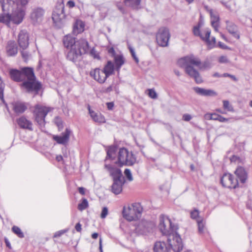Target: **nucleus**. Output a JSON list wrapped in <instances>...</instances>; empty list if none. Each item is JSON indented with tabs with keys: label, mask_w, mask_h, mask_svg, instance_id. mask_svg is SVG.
Segmentation results:
<instances>
[{
	"label": "nucleus",
	"mask_w": 252,
	"mask_h": 252,
	"mask_svg": "<svg viewBox=\"0 0 252 252\" xmlns=\"http://www.w3.org/2000/svg\"><path fill=\"white\" fill-rule=\"evenodd\" d=\"M235 174L241 183L244 184L246 182L248 175L243 167L239 166L235 171Z\"/></svg>",
	"instance_id": "23"
},
{
	"label": "nucleus",
	"mask_w": 252,
	"mask_h": 252,
	"mask_svg": "<svg viewBox=\"0 0 252 252\" xmlns=\"http://www.w3.org/2000/svg\"><path fill=\"white\" fill-rule=\"evenodd\" d=\"M106 105L108 110H112L114 107V103L112 102H107Z\"/></svg>",
	"instance_id": "55"
},
{
	"label": "nucleus",
	"mask_w": 252,
	"mask_h": 252,
	"mask_svg": "<svg viewBox=\"0 0 252 252\" xmlns=\"http://www.w3.org/2000/svg\"><path fill=\"white\" fill-rule=\"evenodd\" d=\"M212 116V114L207 113L205 115V118L207 120H212V119H211Z\"/></svg>",
	"instance_id": "60"
},
{
	"label": "nucleus",
	"mask_w": 252,
	"mask_h": 252,
	"mask_svg": "<svg viewBox=\"0 0 252 252\" xmlns=\"http://www.w3.org/2000/svg\"><path fill=\"white\" fill-rule=\"evenodd\" d=\"M124 173L126 179L129 181H132L133 180V177L131 171L129 169H126L125 170Z\"/></svg>",
	"instance_id": "40"
},
{
	"label": "nucleus",
	"mask_w": 252,
	"mask_h": 252,
	"mask_svg": "<svg viewBox=\"0 0 252 252\" xmlns=\"http://www.w3.org/2000/svg\"><path fill=\"white\" fill-rule=\"evenodd\" d=\"M0 3L3 12L5 8H9L10 5L13 4V0H0Z\"/></svg>",
	"instance_id": "33"
},
{
	"label": "nucleus",
	"mask_w": 252,
	"mask_h": 252,
	"mask_svg": "<svg viewBox=\"0 0 252 252\" xmlns=\"http://www.w3.org/2000/svg\"><path fill=\"white\" fill-rule=\"evenodd\" d=\"M64 18L63 7L61 5L60 8H56L53 11L52 19L56 26L58 28H61L63 26Z\"/></svg>",
	"instance_id": "12"
},
{
	"label": "nucleus",
	"mask_w": 252,
	"mask_h": 252,
	"mask_svg": "<svg viewBox=\"0 0 252 252\" xmlns=\"http://www.w3.org/2000/svg\"><path fill=\"white\" fill-rule=\"evenodd\" d=\"M90 55L94 59H96L97 60H99L100 59V56L99 55L98 52L95 50V49L93 48L90 51Z\"/></svg>",
	"instance_id": "37"
},
{
	"label": "nucleus",
	"mask_w": 252,
	"mask_h": 252,
	"mask_svg": "<svg viewBox=\"0 0 252 252\" xmlns=\"http://www.w3.org/2000/svg\"><path fill=\"white\" fill-rule=\"evenodd\" d=\"M78 191H79V192L82 195L85 194V189L83 187H79L78 188Z\"/></svg>",
	"instance_id": "59"
},
{
	"label": "nucleus",
	"mask_w": 252,
	"mask_h": 252,
	"mask_svg": "<svg viewBox=\"0 0 252 252\" xmlns=\"http://www.w3.org/2000/svg\"><path fill=\"white\" fill-rule=\"evenodd\" d=\"M148 92H149V93H148L149 96L151 98H153V99H155V98H157V96H158L157 94L154 90L149 89Z\"/></svg>",
	"instance_id": "43"
},
{
	"label": "nucleus",
	"mask_w": 252,
	"mask_h": 252,
	"mask_svg": "<svg viewBox=\"0 0 252 252\" xmlns=\"http://www.w3.org/2000/svg\"><path fill=\"white\" fill-rule=\"evenodd\" d=\"M6 52L9 56H15L18 52L17 47L14 41H8L6 46Z\"/></svg>",
	"instance_id": "26"
},
{
	"label": "nucleus",
	"mask_w": 252,
	"mask_h": 252,
	"mask_svg": "<svg viewBox=\"0 0 252 252\" xmlns=\"http://www.w3.org/2000/svg\"><path fill=\"white\" fill-rule=\"evenodd\" d=\"M105 167L112 177L113 180L124 178L121 169L115 165L105 164Z\"/></svg>",
	"instance_id": "14"
},
{
	"label": "nucleus",
	"mask_w": 252,
	"mask_h": 252,
	"mask_svg": "<svg viewBox=\"0 0 252 252\" xmlns=\"http://www.w3.org/2000/svg\"><path fill=\"white\" fill-rule=\"evenodd\" d=\"M198 232L200 234H202L205 232V223L203 220H197Z\"/></svg>",
	"instance_id": "35"
},
{
	"label": "nucleus",
	"mask_w": 252,
	"mask_h": 252,
	"mask_svg": "<svg viewBox=\"0 0 252 252\" xmlns=\"http://www.w3.org/2000/svg\"><path fill=\"white\" fill-rule=\"evenodd\" d=\"M213 77H222V75H220V74L218 72H216L213 75Z\"/></svg>",
	"instance_id": "64"
},
{
	"label": "nucleus",
	"mask_w": 252,
	"mask_h": 252,
	"mask_svg": "<svg viewBox=\"0 0 252 252\" xmlns=\"http://www.w3.org/2000/svg\"><path fill=\"white\" fill-rule=\"evenodd\" d=\"M159 229L163 235H167V242L174 252L182 251L183 245L180 236L176 232L177 227L172 225L171 220L166 216L161 215Z\"/></svg>",
	"instance_id": "4"
},
{
	"label": "nucleus",
	"mask_w": 252,
	"mask_h": 252,
	"mask_svg": "<svg viewBox=\"0 0 252 252\" xmlns=\"http://www.w3.org/2000/svg\"><path fill=\"white\" fill-rule=\"evenodd\" d=\"M29 37L26 30H21L18 34V43L19 46L22 50H25L29 46Z\"/></svg>",
	"instance_id": "15"
},
{
	"label": "nucleus",
	"mask_w": 252,
	"mask_h": 252,
	"mask_svg": "<svg viewBox=\"0 0 252 252\" xmlns=\"http://www.w3.org/2000/svg\"><path fill=\"white\" fill-rule=\"evenodd\" d=\"M193 90L196 94L202 96H216L217 94L216 92L212 90L205 89L197 87H194Z\"/></svg>",
	"instance_id": "22"
},
{
	"label": "nucleus",
	"mask_w": 252,
	"mask_h": 252,
	"mask_svg": "<svg viewBox=\"0 0 252 252\" xmlns=\"http://www.w3.org/2000/svg\"><path fill=\"white\" fill-rule=\"evenodd\" d=\"M44 14V10L40 8L37 7L33 8L31 14V19L33 23L40 22L43 18Z\"/></svg>",
	"instance_id": "18"
},
{
	"label": "nucleus",
	"mask_w": 252,
	"mask_h": 252,
	"mask_svg": "<svg viewBox=\"0 0 252 252\" xmlns=\"http://www.w3.org/2000/svg\"><path fill=\"white\" fill-rule=\"evenodd\" d=\"M63 43L64 47L69 49L67 59L76 63L81 59V56L87 53L89 50V43L85 39L81 38L76 40L71 35H66L63 37Z\"/></svg>",
	"instance_id": "2"
},
{
	"label": "nucleus",
	"mask_w": 252,
	"mask_h": 252,
	"mask_svg": "<svg viewBox=\"0 0 252 252\" xmlns=\"http://www.w3.org/2000/svg\"><path fill=\"white\" fill-rule=\"evenodd\" d=\"M173 249L168 244V246L163 242H157L154 247V252H170ZM173 251V250H172Z\"/></svg>",
	"instance_id": "20"
},
{
	"label": "nucleus",
	"mask_w": 252,
	"mask_h": 252,
	"mask_svg": "<svg viewBox=\"0 0 252 252\" xmlns=\"http://www.w3.org/2000/svg\"><path fill=\"white\" fill-rule=\"evenodd\" d=\"M136 161L135 156L125 148H120L118 154V163L120 165L131 166Z\"/></svg>",
	"instance_id": "7"
},
{
	"label": "nucleus",
	"mask_w": 252,
	"mask_h": 252,
	"mask_svg": "<svg viewBox=\"0 0 252 252\" xmlns=\"http://www.w3.org/2000/svg\"><path fill=\"white\" fill-rule=\"evenodd\" d=\"M75 229L77 232H80L82 230L81 224L78 222L75 225Z\"/></svg>",
	"instance_id": "56"
},
{
	"label": "nucleus",
	"mask_w": 252,
	"mask_h": 252,
	"mask_svg": "<svg viewBox=\"0 0 252 252\" xmlns=\"http://www.w3.org/2000/svg\"><path fill=\"white\" fill-rule=\"evenodd\" d=\"M219 116H220V115H219V114H217L216 113H212V116L211 119H212V120H213L218 121Z\"/></svg>",
	"instance_id": "57"
},
{
	"label": "nucleus",
	"mask_w": 252,
	"mask_h": 252,
	"mask_svg": "<svg viewBox=\"0 0 252 252\" xmlns=\"http://www.w3.org/2000/svg\"><path fill=\"white\" fill-rule=\"evenodd\" d=\"M147 222L145 220L141 221L138 225L136 226L135 231L139 234H144L148 231V228L146 227Z\"/></svg>",
	"instance_id": "29"
},
{
	"label": "nucleus",
	"mask_w": 252,
	"mask_h": 252,
	"mask_svg": "<svg viewBox=\"0 0 252 252\" xmlns=\"http://www.w3.org/2000/svg\"><path fill=\"white\" fill-rule=\"evenodd\" d=\"M99 249L100 250V252H102V240L101 238L99 239Z\"/></svg>",
	"instance_id": "63"
},
{
	"label": "nucleus",
	"mask_w": 252,
	"mask_h": 252,
	"mask_svg": "<svg viewBox=\"0 0 252 252\" xmlns=\"http://www.w3.org/2000/svg\"><path fill=\"white\" fill-rule=\"evenodd\" d=\"M229 119L224 118L223 117L220 115L219 116V118L218 119V121L220 122H228Z\"/></svg>",
	"instance_id": "52"
},
{
	"label": "nucleus",
	"mask_w": 252,
	"mask_h": 252,
	"mask_svg": "<svg viewBox=\"0 0 252 252\" xmlns=\"http://www.w3.org/2000/svg\"><path fill=\"white\" fill-rule=\"evenodd\" d=\"M12 105L13 111L17 114L23 113L27 109L25 104L22 102H15L13 103Z\"/></svg>",
	"instance_id": "27"
},
{
	"label": "nucleus",
	"mask_w": 252,
	"mask_h": 252,
	"mask_svg": "<svg viewBox=\"0 0 252 252\" xmlns=\"http://www.w3.org/2000/svg\"><path fill=\"white\" fill-rule=\"evenodd\" d=\"M13 2L14 3L10 4L9 8H5V12L0 14V23L8 26L10 22L19 24L22 22L28 0H15Z\"/></svg>",
	"instance_id": "3"
},
{
	"label": "nucleus",
	"mask_w": 252,
	"mask_h": 252,
	"mask_svg": "<svg viewBox=\"0 0 252 252\" xmlns=\"http://www.w3.org/2000/svg\"><path fill=\"white\" fill-rule=\"evenodd\" d=\"M126 5L137 8L140 4L141 0H124Z\"/></svg>",
	"instance_id": "32"
},
{
	"label": "nucleus",
	"mask_w": 252,
	"mask_h": 252,
	"mask_svg": "<svg viewBox=\"0 0 252 252\" xmlns=\"http://www.w3.org/2000/svg\"><path fill=\"white\" fill-rule=\"evenodd\" d=\"M211 67L210 63L208 62H205L203 63L201 62V65L199 66L198 68L200 69L209 68Z\"/></svg>",
	"instance_id": "42"
},
{
	"label": "nucleus",
	"mask_w": 252,
	"mask_h": 252,
	"mask_svg": "<svg viewBox=\"0 0 252 252\" xmlns=\"http://www.w3.org/2000/svg\"><path fill=\"white\" fill-rule=\"evenodd\" d=\"M5 242L6 245V247H7L8 248L11 249V245L10 242L8 241L7 239H5Z\"/></svg>",
	"instance_id": "62"
},
{
	"label": "nucleus",
	"mask_w": 252,
	"mask_h": 252,
	"mask_svg": "<svg viewBox=\"0 0 252 252\" xmlns=\"http://www.w3.org/2000/svg\"><path fill=\"white\" fill-rule=\"evenodd\" d=\"M223 108L225 109H227L228 111H231L232 108L229 104V102L227 100H223Z\"/></svg>",
	"instance_id": "45"
},
{
	"label": "nucleus",
	"mask_w": 252,
	"mask_h": 252,
	"mask_svg": "<svg viewBox=\"0 0 252 252\" xmlns=\"http://www.w3.org/2000/svg\"><path fill=\"white\" fill-rule=\"evenodd\" d=\"M90 75L95 81L100 83H103L107 78L104 71L99 68H96L91 70L90 72Z\"/></svg>",
	"instance_id": "17"
},
{
	"label": "nucleus",
	"mask_w": 252,
	"mask_h": 252,
	"mask_svg": "<svg viewBox=\"0 0 252 252\" xmlns=\"http://www.w3.org/2000/svg\"><path fill=\"white\" fill-rule=\"evenodd\" d=\"M142 211L143 208L139 203H134L124 207L123 217L129 221L135 220L141 217Z\"/></svg>",
	"instance_id": "6"
},
{
	"label": "nucleus",
	"mask_w": 252,
	"mask_h": 252,
	"mask_svg": "<svg viewBox=\"0 0 252 252\" xmlns=\"http://www.w3.org/2000/svg\"><path fill=\"white\" fill-rule=\"evenodd\" d=\"M66 5L69 8H72L75 6V2L72 0H69L67 2Z\"/></svg>",
	"instance_id": "54"
},
{
	"label": "nucleus",
	"mask_w": 252,
	"mask_h": 252,
	"mask_svg": "<svg viewBox=\"0 0 252 252\" xmlns=\"http://www.w3.org/2000/svg\"><path fill=\"white\" fill-rule=\"evenodd\" d=\"M12 231L19 238H23L24 237V234L23 232L19 227L17 226H13L12 227Z\"/></svg>",
	"instance_id": "34"
},
{
	"label": "nucleus",
	"mask_w": 252,
	"mask_h": 252,
	"mask_svg": "<svg viewBox=\"0 0 252 252\" xmlns=\"http://www.w3.org/2000/svg\"><path fill=\"white\" fill-rule=\"evenodd\" d=\"M239 159V158L236 156H233L231 158H230V161L231 162H235L237 160H238Z\"/></svg>",
	"instance_id": "58"
},
{
	"label": "nucleus",
	"mask_w": 252,
	"mask_h": 252,
	"mask_svg": "<svg viewBox=\"0 0 252 252\" xmlns=\"http://www.w3.org/2000/svg\"><path fill=\"white\" fill-rule=\"evenodd\" d=\"M222 186L225 188L235 189L238 186V180L234 179L232 175L224 173L220 179Z\"/></svg>",
	"instance_id": "11"
},
{
	"label": "nucleus",
	"mask_w": 252,
	"mask_h": 252,
	"mask_svg": "<svg viewBox=\"0 0 252 252\" xmlns=\"http://www.w3.org/2000/svg\"><path fill=\"white\" fill-rule=\"evenodd\" d=\"M85 24L81 20H77L73 26V32L74 34H77L83 32L84 30Z\"/></svg>",
	"instance_id": "30"
},
{
	"label": "nucleus",
	"mask_w": 252,
	"mask_h": 252,
	"mask_svg": "<svg viewBox=\"0 0 252 252\" xmlns=\"http://www.w3.org/2000/svg\"><path fill=\"white\" fill-rule=\"evenodd\" d=\"M199 216V211L194 209L190 212V217L193 219H196Z\"/></svg>",
	"instance_id": "44"
},
{
	"label": "nucleus",
	"mask_w": 252,
	"mask_h": 252,
	"mask_svg": "<svg viewBox=\"0 0 252 252\" xmlns=\"http://www.w3.org/2000/svg\"><path fill=\"white\" fill-rule=\"evenodd\" d=\"M219 62L221 63H227L229 60L226 56H221L219 58Z\"/></svg>",
	"instance_id": "47"
},
{
	"label": "nucleus",
	"mask_w": 252,
	"mask_h": 252,
	"mask_svg": "<svg viewBox=\"0 0 252 252\" xmlns=\"http://www.w3.org/2000/svg\"><path fill=\"white\" fill-rule=\"evenodd\" d=\"M108 209L107 207H104L102 208L101 213L100 217L102 219H104L106 217L107 215H108Z\"/></svg>",
	"instance_id": "46"
},
{
	"label": "nucleus",
	"mask_w": 252,
	"mask_h": 252,
	"mask_svg": "<svg viewBox=\"0 0 252 252\" xmlns=\"http://www.w3.org/2000/svg\"><path fill=\"white\" fill-rule=\"evenodd\" d=\"M52 110V108L41 104H37L35 106L33 111L35 120L41 127L44 126L45 118Z\"/></svg>",
	"instance_id": "9"
},
{
	"label": "nucleus",
	"mask_w": 252,
	"mask_h": 252,
	"mask_svg": "<svg viewBox=\"0 0 252 252\" xmlns=\"http://www.w3.org/2000/svg\"><path fill=\"white\" fill-rule=\"evenodd\" d=\"M88 207V202L86 198H83L81 203L78 205V209L80 211H83Z\"/></svg>",
	"instance_id": "36"
},
{
	"label": "nucleus",
	"mask_w": 252,
	"mask_h": 252,
	"mask_svg": "<svg viewBox=\"0 0 252 252\" xmlns=\"http://www.w3.org/2000/svg\"><path fill=\"white\" fill-rule=\"evenodd\" d=\"M192 118L190 115L188 114H185L183 116V120L186 122L189 121Z\"/></svg>",
	"instance_id": "50"
},
{
	"label": "nucleus",
	"mask_w": 252,
	"mask_h": 252,
	"mask_svg": "<svg viewBox=\"0 0 252 252\" xmlns=\"http://www.w3.org/2000/svg\"><path fill=\"white\" fill-rule=\"evenodd\" d=\"M115 151L116 148L115 147H109L107 151V157L110 158H112L115 155Z\"/></svg>",
	"instance_id": "38"
},
{
	"label": "nucleus",
	"mask_w": 252,
	"mask_h": 252,
	"mask_svg": "<svg viewBox=\"0 0 252 252\" xmlns=\"http://www.w3.org/2000/svg\"><path fill=\"white\" fill-rule=\"evenodd\" d=\"M178 64L185 67L186 72L190 77L193 78L196 83L199 84L202 82L199 73L193 68V66L198 68L201 65V61L198 57L193 55L186 56L178 60Z\"/></svg>",
	"instance_id": "5"
},
{
	"label": "nucleus",
	"mask_w": 252,
	"mask_h": 252,
	"mask_svg": "<svg viewBox=\"0 0 252 252\" xmlns=\"http://www.w3.org/2000/svg\"><path fill=\"white\" fill-rule=\"evenodd\" d=\"M105 75L108 77L111 75L113 74L114 72V65L113 63L109 61L107 62L106 64L104 66L103 69Z\"/></svg>",
	"instance_id": "28"
},
{
	"label": "nucleus",
	"mask_w": 252,
	"mask_h": 252,
	"mask_svg": "<svg viewBox=\"0 0 252 252\" xmlns=\"http://www.w3.org/2000/svg\"><path fill=\"white\" fill-rule=\"evenodd\" d=\"M71 133V130L69 128H66L65 131L62 133L60 135H54L53 139L58 144L66 145L69 141Z\"/></svg>",
	"instance_id": "13"
},
{
	"label": "nucleus",
	"mask_w": 252,
	"mask_h": 252,
	"mask_svg": "<svg viewBox=\"0 0 252 252\" xmlns=\"http://www.w3.org/2000/svg\"><path fill=\"white\" fill-rule=\"evenodd\" d=\"M203 22L199 21L196 26H194L193 29V32L194 35L199 36L203 40L205 41L208 45L209 49H212L214 47L216 44V38L212 37L211 39H210L211 34V30L209 28H205L204 32L205 33L204 36L200 31V28L202 26Z\"/></svg>",
	"instance_id": "8"
},
{
	"label": "nucleus",
	"mask_w": 252,
	"mask_h": 252,
	"mask_svg": "<svg viewBox=\"0 0 252 252\" xmlns=\"http://www.w3.org/2000/svg\"><path fill=\"white\" fill-rule=\"evenodd\" d=\"M125 182V178L113 180V183L111 186L112 191L115 194H120L122 191L123 186Z\"/></svg>",
	"instance_id": "19"
},
{
	"label": "nucleus",
	"mask_w": 252,
	"mask_h": 252,
	"mask_svg": "<svg viewBox=\"0 0 252 252\" xmlns=\"http://www.w3.org/2000/svg\"><path fill=\"white\" fill-rule=\"evenodd\" d=\"M129 50L130 51V52L131 53V55L132 58H133V59L134 60L135 62L136 63H138L139 60H138V58L137 57V56L136 55V54H135V52L134 51V50L132 47H129Z\"/></svg>",
	"instance_id": "41"
},
{
	"label": "nucleus",
	"mask_w": 252,
	"mask_h": 252,
	"mask_svg": "<svg viewBox=\"0 0 252 252\" xmlns=\"http://www.w3.org/2000/svg\"><path fill=\"white\" fill-rule=\"evenodd\" d=\"M4 88V84L1 80V78L0 77V99L2 102H4L3 98V91Z\"/></svg>",
	"instance_id": "39"
},
{
	"label": "nucleus",
	"mask_w": 252,
	"mask_h": 252,
	"mask_svg": "<svg viewBox=\"0 0 252 252\" xmlns=\"http://www.w3.org/2000/svg\"><path fill=\"white\" fill-rule=\"evenodd\" d=\"M67 231V230H65V229L58 231L54 234V237H55V238L59 237Z\"/></svg>",
	"instance_id": "48"
},
{
	"label": "nucleus",
	"mask_w": 252,
	"mask_h": 252,
	"mask_svg": "<svg viewBox=\"0 0 252 252\" xmlns=\"http://www.w3.org/2000/svg\"><path fill=\"white\" fill-rule=\"evenodd\" d=\"M222 76L223 77H230V78H231L232 80H233L235 81H237V80H238L237 78L234 75L228 74L227 73H223V74H222Z\"/></svg>",
	"instance_id": "49"
},
{
	"label": "nucleus",
	"mask_w": 252,
	"mask_h": 252,
	"mask_svg": "<svg viewBox=\"0 0 252 252\" xmlns=\"http://www.w3.org/2000/svg\"><path fill=\"white\" fill-rule=\"evenodd\" d=\"M56 160L60 162L63 160V158L61 155H58L56 156Z\"/></svg>",
	"instance_id": "61"
},
{
	"label": "nucleus",
	"mask_w": 252,
	"mask_h": 252,
	"mask_svg": "<svg viewBox=\"0 0 252 252\" xmlns=\"http://www.w3.org/2000/svg\"><path fill=\"white\" fill-rule=\"evenodd\" d=\"M17 123L19 126L21 128L28 129L30 130H32V122L24 117H20L18 120Z\"/></svg>",
	"instance_id": "24"
},
{
	"label": "nucleus",
	"mask_w": 252,
	"mask_h": 252,
	"mask_svg": "<svg viewBox=\"0 0 252 252\" xmlns=\"http://www.w3.org/2000/svg\"><path fill=\"white\" fill-rule=\"evenodd\" d=\"M21 54L23 58L25 60L28 59L29 54L27 51H24V50H22V51H21Z\"/></svg>",
	"instance_id": "51"
},
{
	"label": "nucleus",
	"mask_w": 252,
	"mask_h": 252,
	"mask_svg": "<svg viewBox=\"0 0 252 252\" xmlns=\"http://www.w3.org/2000/svg\"><path fill=\"white\" fill-rule=\"evenodd\" d=\"M114 60L115 64L117 70L119 71L121 66L125 63V60L122 55H115L114 56Z\"/></svg>",
	"instance_id": "31"
},
{
	"label": "nucleus",
	"mask_w": 252,
	"mask_h": 252,
	"mask_svg": "<svg viewBox=\"0 0 252 252\" xmlns=\"http://www.w3.org/2000/svg\"><path fill=\"white\" fill-rule=\"evenodd\" d=\"M205 9L209 12L211 18V23L215 31L218 32L220 26V17L217 11L209 8L207 6Z\"/></svg>",
	"instance_id": "16"
},
{
	"label": "nucleus",
	"mask_w": 252,
	"mask_h": 252,
	"mask_svg": "<svg viewBox=\"0 0 252 252\" xmlns=\"http://www.w3.org/2000/svg\"><path fill=\"white\" fill-rule=\"evenodd\" d=\"M226 29L227 31L235 38L239 39L240 35L238 33V28L237 26L233 23L226 21Z\"/></svg>",
	"instance_id": "21"
},
{
	"label": "nucleus",
	"mask_w": 252,
	"mask_h": 252,
	"mask_svg": "<svg viewBox=\"0 0 252 252\" xmlns=\"http://www.w3.org/2000/svg\"><path fill=\"white\" fill-rule=\"evenodd\" d=\"M218 45H219V47L221 49H229L227 45H226L225 44H224L223 43H222L221 42H219Z\"/></svg>",
	"instance_id": "53"
},
{
	"label": "nucleus",
	"mask_w": 252,
	"mask_h": 252,
	"mask_svg": "<svg viewBox=\"0 0 252 252\" xmlns=\"http://www.w3.org/2000/svg\"><path fill=\"white\" fill-rule=\"evenodd\" d=\"M88 109L90 116L94 121L96 123H102L105 122L104 117L100 113H96L90 108V106H88Z\"/></svg>",
	"instance_id": "25"
},
{
	"label": "nucleus",
	"mask_w": 252,
	"mask_h": 252,
	"mask_svg": "<svg viewBox=\"0 0 252 252\" xmlns=\"http://www.w3.org/2000/svg\"><path fill=\"white\" fill-rule=\"evenodd\" d=\"M9 75L12 80L16 82H21L27 79L22 84V87L24 88L28 92L35 91L38 92L41 88V84L35 81V76L33 69L30 67H24L19 70L11 69L9 71Z\"/></svg>",
	"instance_id": "1"
},
{
	"label": "nucleus",
	"mask_w": 252,
	"mask_h": 252,
	"mask_svg": "<svg viewBox=\"0 0 252 252\" xmlns=\"http://www.w3.org/2000/svg\"><path fill=\"white\" fill-rule=\"evenodd\" d=\"M170 34L169 30L165 27L160 28L156 35V40L158 45L161 47H166L168 45Z\"/></svg>",
	"instance_id": "10"
}]
</instances>
